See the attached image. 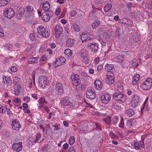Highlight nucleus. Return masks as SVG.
<instances>
[{
    "label": "nucleus",
    "instance_id": "obj_23",
    "mask_svg": "<svg viewBox=\"0 0 152 152\" xmlns=\"http://www.w3.org/2000/svg\"><path fill=\"white\" fill-rule=\"evenodd\" d=\"M40 6L42 8V9L45 10H48L50 8V5L48 1H46L44 3H41L40 4Z\"/></svg>",
    "mask_w": 152,
    "mask_h": 152
},
{
    "label": "nucleus",
    "instance_id": "obj_3",
    "mask_svg": "<svg viewBox=\"0 0 152 152\" xmlns=\"http://www.w3.org/2000/svg\"><path fill=\"white\" fill-rule=\"evenodd\" d=\"M3 15L4 17L11 19L15 16V12L12 8L8 7L4 9Z\"/></svg>",
    "mask_w": 152,
    "mask_h": 152
},
{
    "label": "nucleus",
    "instance_id": "obj_2",
    "mask_svg": "<svg viewBox=\"0 0 152 152\" xmlns=\"http://www.w3.org/2000/svg\"><path fill=\"white\" fill-rule=\"evenodd\" d=\"M75 102L69 98H65L61 100V105L63 107L67 108L73 107L74 106Z\"/></svg>",
    "mask_w": 152,
    "mask_h": 152
},
{
    "label": "nucleus",
    "instance_id": "obj_12",
    "mask_svg": "<svg viewBox=\"0 0 152 152\" xmlns=\"http://www.w3.org/2000/svg\"><path fill=\"white\" fill-rule=\"evenodd\" d=\"M65 58L62 57L57 58L54 62L53 65L54 67H56L58 66H60L63 64L65 62Z\"/></svg>",
    "mask_w": 152,
    "mask_h": 152
},
{
    "label": "nucleus",
    "instance_id": "obj_7",
    "mask_svg": "<svg viewBox=\"0 0 152 152\" xmlns=\"http://www.w3.org/2000/svg\"><path fill=\"white\" fill-rule=\"evenodd\" d=\"M113 98L117 101H120L124 102L126 99V97L120 93H115L113 95Z\"/></svg>",
    "mask_w": 152,
    "mask_h": 152
},
{
    "label": "nucleus",
    "instance_id": "obj_57",
    "mask_svg": "<svg viewBox=\"0 0 152 152\" xmlns=\"http://www.w3.org/2000/svg\"><path fill=\"white\" fill-rule=\"evenodd\" d=\"M69 145L67 143H65L64 144L63 146V149L64 150H66L68 148Z\"/></svg>",
    "mask_w": 152,
    "mask_h": 152
},
{
    "label": "nucleus",
    "instance_id": "obj_4",
    "mask_svg": "<svg viewBox=\"0 0 152 152\" xmlns=\"http://www.w3.org/2000/svg\"><path fill=\"white\" fill-rule=\"evenodd\" d=\"M70 79L72 80V84L75 86H78L80 88L81 87L82 85L80 84V80L79 75L77 74H72L71 75Z\"/></svg>",
    "mask_w": 152,
    "mask_h": 152
},
{
    "label": "nucleus",
    "instance_id": "obj_41",
    "mask_svg": "<svg viewBox=\"0 0 152 152\" xmlns=\"http://www.w3.org/2000/svg\"><path fill=\"white\" fill-rule=\"evenodd\" d=\"M64 53L69 57H71L72 56L71 50L69 49H66L64 50Z\"/></svg>",
    "mask_w": 152,
    "mask_h": 152
},
{
    "label": "nucleus",
    "instance_id": "obj_5",
    "mask_svg": "<svg viewBox=\"0 0 152 152\" xmlns=\"http://www.w3.org/2000/svg\"><path fill=\"white\" fill-rule=\"evenodd\" d=\"M152 85V79L150 78H148L146 80L142 82L140 85V87L143 90H148L150 89Z\"/></svg>",
    "mask_w": 152,
    "mask_h": 152
},
{
    "label": "nucleus",
    "instance_id": "obj_29",
    "mask_svg": "<svg viewBox=\"0 0 152 152\" xmlns=\"http://www.w3.org/2000/svg\"><path fill=\"white\" fill-rule=\"evenodd\" d=\"M140 78V75L136 74L134 76L132 80V83L133 85H136L139 81Z\"/></svg>",
    "mask_w": 152,
    "mask_h": 152
},
{
    "label": "nucleus",
    "instance_id": "obj_21",
    "mask_svg": "<svg viewBox=\"0 0 152 152\" xmlns=\"http://www.w3.org/2000/svg\"><path fill=\"white\" fill-rule=\"evenodd\" d=\"M90 36V34L83 33L80 36L81 39L83 42L92 39Z\"/></svg>",
    "mask_w": 152,
    "mask_h": 152
},
{
    "label": "nucleus",
    "instance_id": "obj_43",
    "mask_svg": "<svg viewBox=\"0 0 152 152\" xmlns=\"http://www.w3.org/2000/svg\"><path fill=\"white\" fill-rule=\"evenodd\" d=\"M117 62L121 63L124 61V56L123 55H119L116 57Z\"/></svg>",
    "mask_w": 152,
    "mask_h": 152
},
{
    "label": "nucleus",
    "instance_id": "obj_51",
    "mask_svg": "<svg viewBox=\"0 0 152 152\" xmlns=\"http://www.w3.org/2000/svg\"><path fill=\"white\" fill-rule=\"evenodd\" d=\"M6 107L2 105H0V113H3L5 111Z\"/></svg>",
    "mask_w": 152,
    "mask_h": 152
},
{
    "label": "nucleus",
    "instance_id": "obj_11",
    "mask_svg": "<svg viewBox=\"0 0 152 152\" xmlns=\"http://www.w3.org/2000/svg\"><path fill=\"white\" fill-rule=\"evenodd\" d=\"M11 125L12 129L16 131H18L21 127V126L18 121L14 120L12 121Z\"/></svg>",
    "mask_w": 152,
    "mask_h": 152
},
{
    "label": "nucleus",
    "instance_id": "obj_53",
    "mask_svg": "<svg viewBox=\"0 0 152 152\" xmlns=\"http://www.w3.org/2000/svg\"><path fill=\"white\" fill-rule=\"evenodd\" d=\"M6 48L9 50H10L12 47V45L10 44H7L5 45Z\"/></svg>",
    "mask_w": 152,
    "mask_h": 152
},
{
    "label": "nucleus",
    "instance_id": "obj_62",
    "mask_svg": "<svg viewBox=\"0 0 152 152\" xmlns=\"http://www.w3.org/2000/svg\"><path fill=\"white\" fill-rule=\"evenodd\" d=\"M68 151L69 152H75V149L73 147H70L69 148Z\"/></svg>",
    "mask_w": 152,
    "mask_h": 152
},
{
    "label": "nucleus",
    "instance_id": "obj_64",
    "mask_svg": "<svg viewBox=\"0 0 152 152\" xmlns=\"http://www.w3.org/2000/svg\"><path fill=\"white\" fill-rule=\"evenodd\" d=\"M77 14L75 10H73L71 12V16L74 17V16Z\"/></svg>",
    "mask_w": 152,
    "mask_h": 152
},
{
    "label": "nucleus",
    "instance_id": "obj_25",
    "mask_svg": "<svg viewBox=\"0 0 152 152\" xmlns=\"http://www.w3.org/2000/svg\"><path fill=\"white\" fill-rule=\"evenodd\" d=\"M106 70L109 72H112L111 71L114 70V66L112 64H107L105 66Z\"/></svg>",
    "mask_w": 152,
    "mask_h": 152
},
{
    "label": "nucleus",
    "instance_id": "obj_63",
    "mask_svg": "<svg viewBox=\"0 0 152 152\" xmlns=\"http://www.w3.org/2000/svg\"><path fill=\"white\" fill-rule=\"evenodd\" d=\"M49 45L51 47L53 48H54L56 47V44L54 43H50L49 44Z\"/></svg>",
    "mask_w": 152,
    "mask_h": 152
},
{
    "label": "nucleus",
    "instance_id": "obj_38",
    "mask_svg": "<svg viewBox=\"0 0 152 152\" xmlns=\"http://www.w3.org/2000/svg\"><path fill=\"white\" fill-rule=\"evenodd\" d=\"M10 0H0V7L3 6L9 3Z\"/></svg>",
    "mask_w": 152,
    "mask_h": 152
},
{
    "label": "nucleus",
    "instance_id": "obj_33",
    "mask_svg": "<svg viewBox=\"0 0 152 152\" xmlns=\"http://www.w3.org/2000/svg\"><path fill=\"white\" fill-rule=\"evenodd\" d=\"M121 104L119 103H116L114 104L112 106L113 108L116 110H120L121 109Z\"/></svg>",
    "mask_w": 152,
    "mask_h": 152
},
{
    "label": "nucleus",
    "instance_id": "obj_52",
    "mask_svg": "<svg viewBox=\"0 0 152 152\" xmlns=\"http://www.w3.org/2000/svg\"><path fill=\"white\" fill-rule=\"evenodd\" d=\"M128 20L125 18H123L121 20V22L123 24L127 25Z\"/></svg>",
    "mask_w": 152,
    "mask_h": 152
},
{
    "label": "nucleus",
    "instance_id": "obj_37",
    "mask_svg": "<svg viewBox=\"0 0 152 152\" xmlns=\"http://www.w3.org/2000/svg\"><path fill=\"white\" fill-rule=\"evenodd\" d=\"M112 5L110 3H107L104 7V10L106 12L109 11L112 8Z\"/></svg>",
    "mask_w": 152,
    "mask_h": 152
},
{
    "label": "nucleus",
    "instance_id": "obj_35",
    "mask_svg": "<svg viewBox=\"0 0 152 152\" xmlns=\"http://www.w3.org/2000/svg\"><path fill=\"white\" fill-rule=\"evenodd\" d=\"M100 23L99 20H97L94 21V22L91 24L92 27L93 28H96L100 25Z\"/></svg>",
    "mask_w": 152,
    "mask_h": 152
},
{
    "label": "nucleus",
    "instance_id": "obj_61",
    "mask_svg": "<svg viewBox=\"0 0 152 152\" xmlns=\"http://www.w3.org/2000/svg\"><path fill=\"white\" fill-rule=\"evenodd\" d=\"M103 66L102 65H99L98 66L97 68V70L98 72L100 71L102 69Z\"/></svg>",
    "mask_w": 152,
    "mask_h": 152
},
{
    "label": "nucleus",
    "instance_id": "obj_24",
    "mask_svg": "<svg viewBox=\"0 0 152 152\" xmlns=\"http://www.w3.org/2000/svg\"><path fill=\"white\" fill-rule=\"evenodd\" d=\"M75 43V40L71 38H68L66 42V45L68 47H72Z\"/></svg>",
    "mask_w": 152,
    "mask_h": 152
},
{
    "label": "nucleus",
    "instance_id": "obj_47",
    "mask_svg": "<svg viewBox=\"0 0 152 152\" xmlns=\"http://www.w3.org/2000/svg\"><path fill=\"white\" fill-rule=\"evenodd\" d=\"M131 104L132 107L133 108H135L137 107L139 103H136V102L134 101H131Z\"/></svg>",
    "mask_w": 152,
    "mask_h": 152
},
{
    "label": "nucleus",
    "instance_id": "obj_34",
    "mask_svg": "<svg viewBox=\"0 0 152 152\" xmlns=\"http://www.w3.org/2000/svg\"><path fill=\"white\" fill-rule=\"evenodd\" d=\"M46 62V57L45 56H43L39 60V64L42 65L45 64Z\"/></svg>",
    "mask_w": 152,
    "mask_h": 152
},
{
    "label": "nucleus",
    "instance_id": "obj_44",
    "mask_svg": "<svg viewBox=\"0 0 152 152\" xmlns=\"http://www.w3.org/2000/svg\"><path fill=\"white\" fill-rule=\"evenodd\" d=\"M75 142V138L73 136H72L70 137L69 140V143L70 145H73Z\"/></svg>",
    "mask_w": 152,
    "mask_h": 152
},
{
    "label": "nucleus",
    "instance_id": "obj_60",
    "mask_svg": "<svg viewBox=\"0 0 152 152\" xmlns=\"http://www.w3.org/2000/svg\"><path fill=\"white\" fill-rule=\"evenodd\" d=\"M98 40L101 43V44L103 46L105 45L106 44V43L105 42L103 41V40L101 38H99V39Z\"/></svg>",
    "mask_w": 152,
    "mask_h": 152
},
{
    "label": "nucleus",
    "instance_id": "obj_42",
    "mask_svg": "<svg viewBox=\"0 0 152 152\" xmlns=\"http://www.w3.org/2000/svg\"><path fill=\"white\" fill-rule=\"evenodd\" d=\"M18 70V69L17 67H16L15 66H13L10 67L9 69L8 70L10 73H11L10 71H11L12 72H17Z\"/></svg>",
    "mask_w": 152,
    "mask_h": 152
},
{
    "label": "nucleus",
    "instance_id": "obj_1",
    "mask_svg": "<svg viewBox=\"0 0 152 152\" xmlns=\"http://www.w3.org/2000/svg\"><path fill=\"white\" fill-rule=\"evenodd\" d=\"M53 15V12L51 10H49L41 14V11H39V18H40L45 22H48Z\"/></svg>",
    "mask_w": 152,
    "mask_h": 152
},
{
    "label": "nucleus",
    "instance_id": "obj_19",
    "mask_svg": "<svg viewBox=\"0 0 152 152\" xmlns=\"http://www.w3.org/2000/svg\"><path fill=\"white\" fill-rule=\"evenodd\" d=\"M27 14L28 16H32L34 14V11L33 7L31 6H27L26 8Z\"/></svg>",
    "mask_w": 152,
    "mask_h": 152
},
{
    "label": "nucleus",
    "instance_id": "obj_58",
    "mask_svg": "<svg viewBox=\"0 0 152 152\" xmlns=\"http://www.w3.org/2000/svg\"><path fill=\"white\" fill-rule=\"evenodd\" d=\"M124 121L122 118V119L121 121L120 124H119V127L122 128H123L124 127Z\"/></svg>",
    "mask_w": 152,
    "mask_h": 152
},
{
    "label": "nucleus",
    "instance_id": "obj_6",
    "mask_svg": "<svg viewBox=\"0 0 152 152\" xmlns=\"http://www.w3.org/2000/svg\"><path fill=\"white\" fill-rule=\"evenodd\" d=\"M39 34L45 38H48L49 36L50 31L46 30L45 28L43 26H41L39 27Z\"/></svg>",
    "mask_w": 152,
    "mask_h": 152
},
{
    "label": "nucleus",
    "instance_id": "obj_15",
    "mask_svg": "<svg viewBox=\"0 0 152 152\" xmlns=\"http://www.w3.org/2000/svg\"><path fill=\"white\" fill-rule=\"evenodd\" d=\"M23 147L22 143L20 142L14 144L12 145V148L14 151L17 152L20 151Z\"/></svg>",
    "mask_w": 152,
    "mask_h": 152
},
{
    "label": "nucleus",
    "instance_id": "obj_54",
    "mask_svg": "<svg viewBox=\"0 0 152 152\" xmlns=\"http://www.w3.org/2000/svg\"><path fill=\"white\" fill-rule=\"evenodd\" d=\"M23 100L27 102H29L30 101V98L28 96H26L23 98Z\"/></svg>",
    "mask_w": 152,
    "mask_h": 152
},
{
    "label": "nucleus",
    "instance_id": "obj_40",
    "mask_svg": "<svg viewBox=\"0 0 152 152\" xmlns=\"http://www.w3.org/2000/svg\"><path fill=\"white\" fill-rule=\"evenodd\" d=\"M37 62V58L35 57L30 58L28 59V63L29 64L35 63Z\"/></svg>",
    "mask_w": 152,
    "mask_h": 152
},
{
    "label": "nucleus",
    "instance_id": "obj_56",
    "mask_svg": "<svg viewBox=\"0 0 152 152\" xmlns=\"http://www.w3.org/2000/svg\"><path fill=\"white\" fill-rule=\"evenodd\" d=\"M3 96L5 98H7L9 97V93L8 92H4L3 94Z\"/></svg>",
    "mask_w": 152,
    "mask_h": 152
},
{
    "label": "nucleus",
    "instance_id": "obj_55",
    "mask_svg": "<svg viewBox=\"0 0 152 152\" xmlns=\"http://www.w3.org/2000/svg\"><path fill=\"white\" fill-rule=\"evenodd\" d=\"M61 9L60 8H58L55 11V14L56 15H59Z\"/></svg>",
    "mask_w": 152,
    "mask_h": 152
},
{
    "label": "nucleus",
    "instance_id": "obj_49",
    "mask_svg": "<svg viewBox=\"0 0 152 152\" xmlns=\"http://www.w3.org/2000/svg\"><path fill=\"white\" fill-rule=\"evenodd\" d=\"M134 148L137 150H138L140 148V147L139 143L138 142H136L134 144Z\"/></svg>",
    "mask_w": 152,
    "mask_h": 152
},
{
    "label": "nucleus",
    "instance_id": "obj_13",
    "mask_svg": "<svg viewBox=\"0 0 152 152\" xmlns=\"http://www.w3.org/2000/svg\"><path fill=\"white\" fill-rule=\"evenodd\" d=\"M111 96L109 93L105 94L101 97V100L102 103L104 104L108 103L110 99Z\"/></svg>",
    "mask_w": 152,
    "mask_h": 152
},
{
    "label": "nucleus",
    "instance_id": "obj_48",
    "mask_svg": "<svg viewBox=\"0 0 152 152\" xmlns=\"http://www.w3.org/2000/svg\"><path fill=\"white\" fill-rule=\"evenodd\" d=\"M81 60L85 64H87L88 62V56L81 58Z\"/></svg>",
    "mask_w": 152,
    "mask_h": 152
},
{
    "label": "nucleus",
    "instance_id": "obj_10",
    "mask_svg": "<svg viewBox=\"0 0 152 152\" xmlns=\"http://www.w3.org/2000/svg\"><path fill=\"white\" fill-rule=\"evenodd\" d=\"M114 74L112 72H110L107 75V77L105 78V81L109 85H112L114 82Z\"/></svg>",
    "mask_w": 152,
    "mask_h": 152
},
{
    "label": "nucleus",
    "instance_id": "obj_20",
    "mask_svg": "<svg viewBox=\"0 0 152 152\" xmlns=\"http://www.w3.org/2000/svg\"><path fill=\"white\" fill-rule=\"evenodd\" d=\"M94 88L98 90H100L102 87V82L99 80H96L94 82Z\"/></svg>",
    "mask_w": 152,
    "mask_h": 152
},
{
    "label": "nucleus",
    "instance_id": "obj_9",
    "mask_svg": "<svg viewBox=\"0 0 152 152\" xmlns=\"http://www.w3.org/2000/svg\"><path fill=\"white\" fill-rule=\"evenodd\" d=\"M55 35L56 38H58L62 34L63 32V28L60 25H56L54 28Z\"/></svg>",
    "mask_w": 152,
    "mask_h": 152
},
{
    "label": "nucleus",
    "instance_id": "obj_18",
    "mask_svg": "<svg viewBox=\"0 0 152 152\" xmlns=\"http://www.w3.org/2000/svg\"><path fill=\"white\" fill-rule=\"evenodd\" d=\"M12 103L15 106L18 107L21 105V101L19 98L15 97L12 99Z\"/></svg>",
    "mask_w": 152,
    "mask_h": 152
},
{
    "label": "nucleus",
    "instance_id": "obj_46",
    "mask_svg": "<svg viewBox=\"0 0 152 152\" xmlns=\"http://www.w3.org/2000/svg\"><path fill=\"white\" fill-rule=\"evenodd\" d=\"M18 12V14L20 15H22L25 12V10L24 8L21 7L20 8Z\"/></svg>",
    "mask_w": 152,
    "mask_h": 152
},
{
    "label": "nucleus",
    "instance_id": "obj_27",
    "mask_svg": "<svg viewBox=\"0 0 152 152\" xmlns=\"http://www.w3.org/2000/svg\"><path fill=\"white\" fill-rule=\"evenodd\" d=\"M88 51L85 49H81V50L80 54L81 58L85 57L88 56Z\"/></svg>",
    "mask_w": 152,
    "mask_h": 152
},
{
    "label": "nucleus",
    "instance_id": "obj_17",
    "mask_svg": "<svg viewBox=\"0 0 152 152\" xmlns=\"http://www.w3.org/2000/svg\"><path fill=\"white\" fill-rule=\"evenodd\" d=\"M14 91L16 96L19 95L21 93L22 88L19 84H16L14 86Z\"/></svg>",
    "mask_w": 152,
    "mask_h": 152
},
{
    "label": "nucleus",
    "instance_id": "obj_45",
    "mask_svg": "<svg viewBox=\"0 0 152 152\" xmlns=\"http://www.w3.org/2000/svg\"><path fill=\"white\" fill-rule=\"evenodd\" d=\"M126 126L127 128H131L132 126V124L131 121L130 120H127L126 122Z\"/></svg>",
    "mask_w": 152,
    "mask_h": 152
},
{
    "label": "nucleus",
    "instance_id": "obj_28",
    "mask_svg": "<svg viewBox=\"0 0 152 152\" xmlns=\"http://www.w3.org/2000/svg\"><path fill=\"white\" fill-rule=\"evenodd\" d=\"M132 101H134L136 102V103H140V99L139 96L137 95H134L132 96L131 97Z\"/></svg>",
    "mask_w": 152,
    "mask_h": 152
},
{
    "label": "nucleus",
    "instance_id": "obj_26",
    "mask_svg": "<svg viewBox=\"0 0 152 152\" xmlns=\"http://www.w3.org/2000/svg\"><path fill=\"white\" fill-rule=\"evenodd\" d=\"M47 102L45 100V98L44 97H41L39 100V107H42L44 106V104H46Z\"/></svg>",
    "mask_w": 152,
    "mask_h": 152
},
{
    "label": "nucleus",
    "instance_id": "obj_22",
    "mask_svg": "<svg viewBox=\"0 0 152 152\" xmlns=\"http://www.w3.org/2000/svg\"><path fill=\"white\" fill-rule=\"evenodd\" d=\"M3 81L4 83L7 86L10 85L12 83L10 77L8 76H4L3 77Z\"/></svg>",
    "mask_w": 152,
    "mask_h": 152
},
{
    "label": "nucleus",
    "instance_id": "obj_39",
    "mask_svg": "<svg viewBox=\"0 0 152 152\" xmlns=\"http://www.w3.org/2000/svg\"><path fill=\"white\" fill-rule=\"evenodd\" d=\"M110 116L108 117L103 118V120L107 125H110L111 124V121Z\"/></svg>",
    "mask_w": 152,
    "mask_h": 152
},
{
    "label": "nucleus",
    "instance_id": "obj_16",
    "mask_svg": "<svg viewBox=\"0 0 152 152\" xmlns=\"http://www.w3.org/2000/svg\"><path fill=\"white\" fill-rule=\"evenodd\" d=\"M87 47L90 48L92 51L97 52L98 49V45L96 43H90L87 45Z\"/></svg>",
    "mask_w": 152,
    "mask_h": 152
},
{
    "label": "nucleus",
    "instance_id": "obj_50",
    "mask_svg": "<svg viewBox=\"0 0 152 152\" xmlns=\"http://www.w3.org/2000/svg\"><path fill=\"white\" fill-rule=\"evenodd\" d=\"M73 27L74 29L77 31H80V29L79 26L76 24H75L74 25Z\"/></svg>",
    "mask_w": 152,
    "mask_h": 152
},
{
    "label": "nucleus",
    "instance_id": "obj_31",
    "mask_svg": "<svg viewBox=\"0 0 152 152\" xmlns=\"http://www.w3.org/2000/svg\"><path fill=\"white\" fill-rule=\"evenodd\" d=\"M56 88L59 93L62 94L63 93L64 90L63 88L62 85L61 83H59L56 84Z\"/></svg>",
    "mask_w": 152,
    "mask_h": 152
},
{
    "label": "nucleus",
    "instance_id": "obj_59",
    "mask_svg": "<svg viewBox=\"0 0 152 152\" xmlns=\"http://www.w3.org/2000/svg\"><path fill=\"white\" fill-rule=\"evenodd\" d=\"M29 37L31 39L32 41L34 40L35 39L34 34H30L29 35Z\"/></svg>",
    "mask_w": 152,
    "mask_h": 152
},
{
    "label": "nucleus",
    "instance_id": "obj_36",
    "mask_svg": "<svg viewBox=\"0 0 152 152\" xmlns=\"http://www.w3.org/2000/svg\"><path fill=\"white\" fill-rule=\"evenodd\" d=\"M141 59L140 58H138V60L134 59L132 60L133 62L132 64V66L133 67H137L138 66V63L141 60Z\"/></svg>",
    "mask_w": 152,
    "mask_h": 152
},
{
    "label": "nucleus",
    "instance_id": "obj_30",
    "mask_svg": "<svg viewBox=\"0 0 152 152\" xmlns=\"http://www.w3.org/2000/svg\"><path fill=\"white\" fill-rule=\"evenodd\" d=\"M134 113L133 109H129L125 111V114L126 116L129 117L132 116Z\"/></svg>",
    "mask_w": 152,
    "mask_h": 152
},
{
    "label": "nucleus",
    "instance_id": "obj_8",
    "mask_svg": "<svg viewBox=\"0 0 152 152\" xmlns=\"http://www.w3.org/2000/svg\"><path fill=\"white\" fill-rule=\"evenodd\" d=\"M86 97L90 99H94L96 97L94 89L93 88L89 87L86 92Z\"/></svg>",
    "mask_w": 152,
    "mask_h": 152
},
{
    "label": "nucleus",
    "instance_id": "obj_14",
    "mask_svg": "<svg viewBox=\"0 0 152 152\" xmlns=\"http://www.w3.org/2000/svg\"><path fill=\"white\" fill-rule=\"evenodd\" d=\"M47 84V79L45 77V76H41L39 77V85L43 88L45 87Z\"/></svg>",
    "mask_w": 152,
    "mask_h": 152
},
{
    "label": "nucleus",
    "instance_id": "obj_32",
    "mask_svg": "<svg viewBox=\"0 0 152 152\" xmlns=\"http://www.w3.org/2000/svg\"><path fill=\"white\" fill-rule=\"evenodd\" d=\"M39 125L40 128L41 129V131L43 132L45 131V129L44 126L45 124V121L44 120H40L39 121Z\"/></svg>",
    "mask_w": 152,
    "mask_h": 152
}]
</instances>
